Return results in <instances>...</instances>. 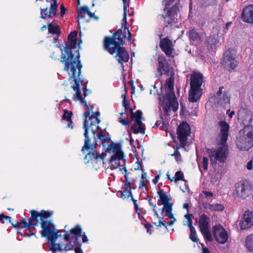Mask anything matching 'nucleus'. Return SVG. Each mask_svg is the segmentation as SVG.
<instances>
[{"instance_id": "nucleus-1", "label": "nucleus", "mask_w": 253, "mask_h": 253, "mask_svg": "<svg viewBox=\"0 0 253 253\" xmlns=\"http://www.w3.org/2000/svg\"><path fill=\"white\" fill-rule=\"evenodd\" d=\"M77 34L76 31H74L69 35L68 42L64 47L65 53L61 54V62L65 64L64 70L68 73L69 80L74 82L72 85L76 92L74 99L87 107L84 99L86 96L87 90L85 85L87 82L82 79L81 70L82 66L79 60L80 53L78 50H76L74 54L71 52V49L76 48Z\"/></svg>"}, {"instance_id": "nucleus-2", "label": "nucleus", "mask_w": 253, "mask_h": 253, "mask_svg": "<svg viewBox=\"0 0 253 253\" xmlns=\"http://www.w3.org/2000/svg\"><path fill=\"white\" fill-rule=\"evenodd\" d=\"M32 214L28 223L26 222V219L22 220L19 226L21 228H25L26 230L31 228H34L40 222H42V230L41 231L42 237H47L48 240L49 250L53 253L56 251H61L62 249L60 244H56L57 239L62 236V231L56 230L54 225L49 221L45 219L51 216V213L45 211H42L40 213L35 211H31Z\"/></svg>"}, {"instance_id": "nucleus-3", "label": "nucleus", "mask_w": 253, "mask_h": 253, "mask_svg": "<svg viewBox=\"0 0 253 253\" xmlns=\"http://www.w3.org/2000/svg\"><path fill=\"white\" fill-rule=\"evenodd\" d=\"M85 116V120L84 122V136L85 137L84 144L82 149V151L84 150H92L96 145V143L94 145L90 141L89 138H93L94 141H96V138L95 137V134L97 131V138L99 139L102 142H105L109 139V138L102 134L101 129L98 126V125L100 123V120L98 117L100 115L99 112L92 113L91 116L88 111H86L84 113Z\"/></svg>"}, {"instance_id": "nucleus-4", "label": "nucleus", "mask_w": 253, "mask_h": 253, "mask_svg": "<svg viewBox=\"0 0 253 253\" xmlns=\"http://www.w3.org/2000/svg\"><path fill=\"white\" fill-rule=\"evenodd\" d=\"M220 133L217 138L219 146L216 149L210 150L209 157L212 164L216 161L224 163L228 155V145L226 143L228 136L229 126L227 123L221 121L219 123Z\"/></svg>"}, {"instance_id": "nucleus-5", "label": "nucleus", "mask_w": 253, "mask_h": 253, "mask_svg": "<svg viewBox=\"0 0 253 253\" xmlns=\"http://www.w3.org/2000/svg\"><path fill=\"white\" fill-rule=\"evenodd\" d=\"M173 78L170 77L166 80L165 88L166 95L163 97L159 98L160 105L159 110L161 112L163 111L164 116H169L171 111L175 112L178 108V103L176 99L173 89Z\"/></svg>"}, {"instance_id": "nucleus-6", "label": "nucleus", "mask_w": 253, "mask_h": 253, "mask_svg": "<svg viewBox=\"0 0 253 253\" xmlns=\"http://www.w3.org/2000/svg\"><path fill=\"white\" fill-rule=\"evenodd\" d=\"M107 151L111 154L110 160V169H114L118 168H126L125 167L126 160L124 153L122 150V146L120 143H112L108 145Z\"/></svg>"}, {"instance_id": "nucleus-7", "label": "nucleus", "mask_w": 253, "mask_h": 253, "mask_svg": "<svg viewBox=\"0 0 253 253\" xmlns=\"http://www.w3.org/2000/svg\"><path fill=\"white\" fill-rule=\"evenodd\" d=\"M203 83V76L200 73L193 72L191 74L188 96L190 102H196L200 99L202 94L201 85Z\"/></svg>"}, {"instance_id": "nucleus-8", "label": "nucleus", "mask_w": 253, "mask_h": 253, "mask_svg": "<svg viewBox=\"0 0 253 253\" xmlns=\"http://www.w3.org/2000/svg\"><path fill=\"white\" fill-rule=\"evenodd\" d=\"M82 233V229L79 226H76L69 231H66L65 233L63 243L64 249L65 251L72 250L74 247L77 245L78 239Z\"/></svg>"}, {"instance_id": "nucleus-9", "label": "nucleus", "mask_w": 253, "mask_h": 253, "mask_svg": "<svg viewBox=\"0 0 253 253\" xmlns=\"http://www.w3.org/2000/svg\"><path fill=\"white\" fill-rule=\"evenodd\" d=\"M173 2H170L169 0H164L162 2L163 5L164 6V11L165 14H159L157 16L158 19L161 21L165 22L166 26L174 23L175 19V15L177 14V11L176 7H172L170 9H169V5Z\"/></svg>"}, {"instance_id": "nucleus-10", "label": "nucleus", "mask_w": 253, "mask_h": 253, "mask_svg": "<svg viewBox=\"0 0 253 253\" xmlns=\"http://www.w3.org/2000/svg\"><path fill=\"white\" fill-rule=\"evenodd\" d=\"M121 35L120 36L115 33L112 37H107L104 41V47L105 49L111 54L117 51L118 47L123 45L124 41L121 39Z\"/></svg>"}, {"instance_id": "nucleus-11", "label": "nucleus", "mask_w": 253, "mask_h": 253, "mask_svg": "<svg viewBox=\"0 0 253 253\" xmlns=\"http://www.w3.org/2000/svg\"><path fill=\"white\" fill-rule=\"evenodd\" d=\"M251 193V189L247 182L240 181L235 185L233 196L237 199H246Z\"/></svg>"}, {"instance_id": "nucleus-12", "label": "nucleus", "mask_w": 253, "mask_h": 253, "mask_svg": "<svg viewBox=\"0 0 253 253\" xmlns=\"http://www.w3.org/2000/svg\"><path fill=\"white\" fill-rule=\"evenodd\" d=\"M131 119L134 122L132 126V129L135 134L145 133V125L141 122L142 115L141 111L138 110L135 113H133L132 110H130Z\"/></svg>"}, {"instance_id": "nucleus-13", "label": "nucleus", "mask_w": 253, "mask_h": 253, "mask_svg": "<svg viewBox=\"0 0 253 253\" xmlns=\"http://www.w3.org/2000/svg\"><path fill=\"white\" fill-rule=\"evenodd\" d=\"M223 86L220 87L216 94L211 98L215 104L220 106L229 104L230 100L229 93L225 90L223 91Z\"/></svg>"}, {"instance_id": "nucleus-14", "label": "nucleus", "mask_w": 253, "mask_h": 253, "mask_svg": "<svg viewBox=\"0 0 253 253\" xmlns=\"http://www.w3.org/2000/svg\"><path fill=\"white\" fill-rule=\"evenodd\" d=\"M235 50L229 49L224 53L222 64L229 70L234 69L237 65V62L235 60Z\"/></svg>"}, {"instance_id": "nucleus-15", "label": "nucleus", "mask_w": 253, "mask_h": 253, "mask_svg": "<svg viewBox=\"0 0 253 253\" xmlns=\"http://www.w3.org/2000/svg\"><path fill=\"white\" fill-rule=\"evenodd\" d=\"M177 132L180 144L182 146H184L186 143L187 137L191 133L189 125L186 122H182L178 126Z\"/></svg>"}, {"instance_id": "nucleus-16", "label": "nucleus", "mask_w": 253, "mask_h": 253, "mask_svg": "<svg viewBox=\"0 0 253 253\" xmlns=\"http://www.w3.org/2000/svg\"><path fill=\"white\" fill-rule=\"evenodd\" d=\"M212 230L214 237L217 242L224 244L227 241L228 238L227 232L221 225H215L213 227Z\"/></svg>"}, {"instance_id": "nucleus-17", "label": "nucleus", "mask_w": 253, "mask_h": 253, "mask_svg": "<svg viewBox=\"0 0 253 253\" xmlns=\"http://www.w3.org/2000/svg\"><path fill=\"white\" fill-rule=\"evenodd\" d=\"M235 142L237 147L241 151H248L253 146L251 141L240 131L236 136Z\"/></svg>"}, {"instance_id": "nucleus-18", "label": "nucleus", "mask_w": 253, "mask_h": 253, "mask_svg": "<svg viewBox=\"0 0 253 253\" xmlns=\"http://www.w3.org/2000/svg\"><path fill=\"white\" fill-rule=\"evenodd\" d=\"M158 194L161 204L163 205L162 211L172 210V204L169 202L171 199L170 196L167 194L164 190H160L158 191Z\"/></svg>"}, {"instance_id": "nucleus-19", "label": "nucleus", "mask_w": 253, "mask_h": 253, "mask_svg": "<svg viewBox=\"0 0 253 253\" xmlns=\"http://www.w3.org/2000/svg\"><path fill=\"white\" fill-rule=\"evenodd\" d=\"M160 46L169 57L174 56V48L172 41L168 38L161 39Z\"/></svg>"}, {"instance_id": "nucleus-20", "label": "nucleus", "mask_w": 253, "mask_h": 253, "mask_svg": "<svg viewBox=\"0 0 253 253\" xmlns=\"http://www.w3.org/2000/svg\"><path fill=\"white\" fill-rule=\"evenodd\" d=\"M196 222L199 225V227L201 232L203 234H209V230H210V219L209 217L205 214H202L198 220Z\"/></svg>"}, {"instance_id": "nucleus-21", "label": "nucleus", "mask_w": 253, "mask_h": 253, "mask_svg": "<svg viewBox=\"0 0 253 253\" xmlns=\"http://www.w3.org/2000/svg\"><path fill=\"white\" fill-rule=\"evenodd\" d=\"M240 226L242 229H247L253 226V211L248 210L244 212Z\"/></svg>"}, {"instance_id": "nucleus-22", "label": "nucleus", "mask_w": 253, "mask_h": 253, "mask_svg": "<svg viewBox=\"0 0 253 253\" xmlns=\"http://www.w3.org/2000/svg\"><path fill=\"white\" fill-rule=\"evenodd\" d=\"M245 119L247 120L250 121L251 124L246 125L240 131L242 134L246 136L247 138L253 144V124H252V119L251 116L249 115H246Z\"/></svg>"}, {"instance_id": "nucleus-23", "label": "nucleus", "mask_w": 253, "mask_h": 253, "mask_svg": "<svg viewBox=\"0 0 253 253\" xmlns=\"http://www.w3.org/2000/svg\"><path fill=\"white\" fill-rule=\"evenodd\" d=\"M241 18L245 22L253 24V4H249L243 9Z\"/></svg>"}, {"instance_id": "nucleus-24", "label": "nucleus", "mask_w": 253, "mask_h": 253, "mask_svg": "<svg viewBox=\"0 0 253 253\" xmlns=\"http://www.w3.org/2000/svg\"><path fill=\"white\" fill-rule=\"evenodd\" d=\"M57 6V1L54 0L51 3L49 9H48L47 8H46L45 9L41 8V17L43 19H46L54 16L56 12Z\"/></svg>"}, {"instance_id": "nucleus-25", "label": "nucleus", "mask_w": 253, "mask_h": 253, "mask_svg": "<svg viewBox=\"0 0 253 253\" xmlns=\"http://www.w3.org/2000/svg\"><path fill=\"white\" fill-rule=\"evenodd\" d=\"M158 72L159 76L162 74H167L169 72V66L164 56H160L158 57Z\"/></svg>"}, {"instance_id": "nucleus-26", "label": "nucleus", "mask_w": 253, "mask_h": 253, "mask_svg": "<svg viewBox=\"0 0 253 253\" xmlns=\"http://www.w3.org/2000/svg\"><path fill=\"white\" fill-rule=\"evenodd\" d=\"M116 58L119 63L123 65V62H126L129 59V54L128 52L123 47H118L117 50Z\"/></svg>"}, {"instance_id": "nucleus-27", "label": "nucleus", "mask_w": 253, "mask_h": 253, "mask_svg": "<svg viewBox=\"0 0 253 253\" xmlns=\"http://www.w3.org/2000/svg\"><path fill=\"white\" fill-rule=\"evenodd\" d=\"M104 158V155L103 154H99L96 151L94 152H90L85 157V159H88V161H94L96 163L102 161Z\"/></svg>"}, {"instance_id": "nucleus-28", "label": "nucleus", "mask_w": 253, "mask_h": 253, "mask_svg": "<svg viewBox=\"0 0 253 253\" xmlns=\"http://www.w3.org/2000/svg\"><path fill=\"white\" fill-rule=\"evenodd\" d=\"M204 208L211 211H220L224 209V207L221 204H211L209 203H205L204 205Z\"/></svg>"}, {"instance_id": "nucleus-29", "label": "nucleus", "mask_w": 253, "mask_h": 253, "mask_svg": "<svg viewBox=\"0 0 253 253\" xmlns=\"http://www.w3.org/2000/svg\"><path fill=\"white\" fill-rule=\"evenodd\" d=\"M72 116V113L70 111H68L67 110L64 111V114L63 115V120L64 121H66L67 123V126L69 128H73V126L72 124V122L71 121V117Z\"/></svg>"}, {"instance_id": "nucleus-30", "label": "nucleus", "mask_w": 253, "mask_h": 253, "mask_svg": "<svg viewBox=\"0 0 253 253\" xmlns=\"http://www.w3.org/2000/svg\"><path fill=\"white\" fill-rule=\"evenodd\" d=\"M120 171H121L122 173L124 174L125 179L124 181V182L125 183L124 186V189H130L131 190V186L130 183L128 180V172L127 171V170L126 168H120Z\"/></svg>"}, {"instance_id": "nucleus-31", "label": "nucleus", "mask_w": 253, "mask_h": 253, "mask_svg": "<svg viewBox=\"0 0 253 253\" xmlns=\"http://www.w3.org/2000/svg\"><path fill=\"white\" fill-rule=\"evenodd\" d=\"M189 38L192 41L199 43L201 41V36L197 31L192 29L189 32Z\"/></svg>"}, {"instance_id": "nucleus-32", "label": "nucleus", "mask_w": 253, "mask_h": 253, "mask_svg": "<svg viewBox=\"0 0 253 253\" xmlns=\"http://www.w3.org/2000/svg\"><path fill=\"white\" fill-rule=\"evenodd\" d=\"M48 29L49 32L52 34H59L60 32L59 26L53 23L48 25Z\"/></svg>"}, {"instance_id": "nucleus-33", "label": "nucleus", "mask_w": 253, "mask_h": 253, "mask_svg": "<svg viewBox=\"0 0 253 253\" xmlns=\"http://www.w3.org/2000/svg\"><path fill=\"white\" fill-rule=\"evenodd\" d=\"M128 2H129V0H123L124 14H123V23H122V24H123V25L126 24L127 23L126 15H127V7H128Z\"/></svg>"}, {"instance_id": "nucleus-34", "label": "nucleus", "mask_w": 253, "mask_h": 253, "mask_svg": "<svg viewBox=\"0 0 253 253\" xmlns=\"http://www.w3.org/2000/svg\"><path fill=\"white\" fill-rule=\"evenodd\" d=\"M246 245L249 251L252 252L253 251V235H251L247 237Z\"/></svg>"}, {"instance_id": "nucleus-35", "label": "nucleus", "mask_w": 253, "mask_h": 253, "mask_svg": "<svg viewBox=\"0 0 253 253\" xmlns=\"http://www.w3.org/2000/svg\"><path fill=\"white\" fill-rule=\"evenodd\" d=\"M167 175L168 176V178L171 181H174L175 182H176L178 180H183V177H184L183 174L182 172H181L180 171H177L175 174V176L173 177L172 178H169V174L168 173H167Z\"/></svg>"}, {"instance_id": "nucleus-36", "label": "nucleus", "mask_w": 253, "mask_h": 253, "mask_svg": "<svg viewBox=\"0 0 253 253\" xmlns=\"http://www.w3.org/2000/svg\"><path fill=\"white\" fill-rule=\"evenodd\" d=\"M172 210L170 211H164L165 212V216H168L170 218V222L169 223H167L166 222H164L166 223V227H167V225H171L173 224V223L176 221V219L174 217L172 213Z\"/></svg>"}, {"instance_id": "nucleus-37", "label": "nucleus", "mask_w": 253, "mask_h": 253, "mask_svg": "<svg viewBox=\"0 0 253 253\" xmlns=\"http://www.w3.org/2000/svg\"><path fill=\"white\" fill-rule=\"evenodd\" d=\"M84 12L87 13L90 17H92L94 16V13H91L87 6H83L81 7L80 9V11L79 12V18H82V16L81 15L82 12Z\"/></svg>"}, {"instance_id": "nucleus-38", "label": "nucleus", "mask_w": 253, "mask_h": 253, "mask_svg": "<svg viewBox=\"0 0 253 253\" xmlns=\"http://www.w3.org/2000/svg\"><path fill=\"white\" fill-rule=\"evenodd\" d=\"M122 36L123 38H127L128 40H131V34L128 29L126 27L122 30Z\"/></svg>"}, {"instance_id": "nucleus-39", "label": "nucleus", "mask_w": 253, "mask_h": 253, "mask_svg": "<svg viewBox=\"0 0 253 253\" xmlns=\"http://www.w3.org/2000/svg\"><path fill=\"white\" fill-rule=\"evenodd\" d=\"M209 160L207 157H204L203 158V161L201 164H199V167L200 169L201 170V168H203L205 170H207L208 169Z\"/></svg>"}, {"instance_id": "nucleus-40", "label": "nucleus", "mask_w": 253, "mask_h": 253, "mask_svg": "<svg viewBox=\"0 0 253 253\" xmlns=\"http://www.w3.org/2000/svg\"><path fill=\"white\" fill-rule=\"evenodd\" d=\"M184 217L187 219V221L183 222V225H187L189 227L192 225L193 215L192 214L187 213L184 215Z\"/></svg>"}, {"instance_id": "nucleus-41", "label": "nucleus", "mask_w": 253, "mask_h": 253, "mask_svg": "<svg viewBox=\"0 0 253 253\" xmlns=\"http://www.w3.org/2000/svg\"><path fill=\"white\" fill-rule=\"evenodd\" d=\"M121 196L123 198L126 197H132V193L130 189H124L123 192L120 191Z\"/></svg>"}, {"instance_id": "nucleus-42", "label": "nucleus", "mask_w": 253, "mask_h": 253, "mask_svg": "<svg viewBox=\"0 0 253 253\" xmlns=\"http://www.w3.org/2000/svg\"><path fill=\"white\" fill-rule=\"evenodd\" d=\"M172 156H174L175 158V159L176 162H181V154H180L179 152L178 151V148H177L173 154H171Z\"/></svg>"}, {"instance_id": "nucleus-43", "label": "nucleus", "mask_w": 253, "mask_h": 253, "mask_svg": "<svg viewBox=\"0 0 253 253\" xmlns=\"http://www.w3.org/2000/svg\"><path fill=\"white\" fill-rule=\"evenodd\" d=\"M153 207H154V210H154V214L159 219V226H161V225L166 226V223H164V222H163L162 221V218L159 216V214H158L156 210L155 209V208L156 207V205H154Z\"/></svg>"}, {"instance_id": "nucleus-44", "label": "nucleus", "mask_w": 253, "mask_h": 253, "mask_svg": "<svg viewBox=\"0 0 253 253\" xmlns=\"http://www.w3.org/2000/svg\"><path fill=\"white\" fill-rule=\"evenodd\" d=\"M122 97L123 98V105L125 108V109L126 110L129 108V103L126 99V93L122 94Z\"/></svg>"}, {"instance_id": "nucleus-45", "label": "nucleus", "mask_w": 253, "mask_h": 253, "mask_svg": "<svg viewBox=\"0 0 253 253\" xmlns=\"http://www.w3.org/2000/svg\"><path fill=\"white\" fill-rule=\"evenodd\" d=\"M146 176L147 174L145 172H143L141 174L140 184L142 187L145 186L147 182Z\"/></svg>"}, {"instance_id": "nucleus-46", "label": "nucleus", "mask_w": 253, "mask_h": 253, "mask_svg": "<svg viewBox=\"0 0 253 253\" xmlns=\"http://www.w3.org/2000/svg\"><path fill=\"white\" fill-rule=\"evenodd\" d=\"M4 220H8V221L10 222V217L8 216H6L3 214L0 215V221L2 223H4Z\"/></svg>"}, {"instance_id": "nucleus-47", "label": "nucleus", "mask_w": 253, "mask_h": 253, "mask_svg": "<svg viewBox=\"0 0 253 253\" xmlns=\"http://www.w3.org/2000/svg\"><path fill=\"white\" fill-rule=\"evenodd\" d=\"M189 238L193 242L198 243V239L197 237L196 233L190 234Z\"/></svg>"}, {"instance_id": "nucleus-48", "label": "nucleus", "mask_w": 253, "mask_h": 253, "mask_svg": "<svg viewBox=\"0 0 253 253\" xmlns=\"http://www.w3.org/2000/svg\"><path fill=\"white\" fill-rule=\"evenodd\" d=\"M119 122L124 126H127L129 125V121L127 119H121L119 121Z\"/></svg>"}, {"instance_id": "nucleus-49", "label": "nucleus", "mask_w": 253, "mask_h": 253, "mask_svg": "<svg viewBox=\"0 0 253 253\" xmlns=\"http://www.w3.org/2000/svg\"><path fill=\"white\" fill-rule=\"evenodd\" d=\"M203 192L204 195L206 196V197H211L213 195V193L211 192L204 191Z\"/></svg>"}, {"instance_id": "nucleus-50", "label": "nucleus", "mask_w": 253, "mask_h": 253, "mask_svg": "<svg viewBox=\"0 0 253 253\" xmlns=\"http://www.w3.org/2000/svg\"><path fill=\"white\" fill-rule=\"evenodd\" d=\"M201 245L202 248V252L201 253H211L209 250L208 248L204 247L203 244H201Z\"/></svg>"}, {"instance_id": "nucleus-51", "label": "nucleus", "mask_w": 253, "mask_h": 253, "mask_svg": "<svg viewBox=\"0 0 253 253\" xmlns=\"http://www.w3.org/2000/svg\"><path fill=\"white\" fill-rule=\"evenodd\" d=\"M145 228L147 229V233L149 234L152 233V231L151 230L150 228L151 227V225L149 224H146L145 225Z\"/></svg>"}, {"instance_id": "nucleus-52", "label": "nucleus", "mask_w": 253, "mask_h": 253, "mask_svg": "<svg viewBox=\"0 0 253 253\" xmlns=\"http://www.w3.org/2000/svg\"><path fill=\"white\" fill-rule=\"evenodd\" d=\"M247 168L249 170H251L253 169V162L252 161H249L247 165Z\"/></svg>"}, {"instance_id": "nucleus-53", "label": "nucleus", "mask_w": 253, "mask_h": 253, "mask_svg": "<svg viewBox=\"0 0 253 253\" xmlns=\"http://www.w3.org/2000/svg\"><path fill=\"white\" fill-rule=\"evenodd\" d=\"M60 10H61V15L63 16L64 14L65 13L66 9L63 5H61L60 6Z\"/></svg>"}, {"instance_id": "nucleus-54", "label": "nucleus", "mask_w": 253, "mask_h": 253, "mask_svg": "<svg viewBox=\"0 0 253 253\" xmlns=\"http://www.w3.org/2000/svg\"><path fill=\"white\" fill-rule=\"evenodd\" d=\"M227 114H228L229 117L230 118H232L233 116L235 114V112L233 111L230 112V110H228L227 111Z\"/></svg>"}, {"instance_id": "nucleus-55", "label": "nucleus", "mask_w": 253, "mask_h": 253, "mask_svg": "<svg viewBox=\"0 0 253 253\" xmlns=\"http://www.w3.org/2000/svg\"><path fill=\"white\" fill-rule=\"evenodd\" d=\"M161 124H162V125H163L164 124V123H163V121H157L156 123H155V126L157 127H159L160 126Z\"/></svg>"}, {"instance_id": "nucleus-56", "label": "nucleus", "mask_w": 253, "mask_h": 253, "mask_svg": "<svg viewBox=\"0 0 253 253\" xmlns=\"http://www.w3.org/2000/svg\"><path fill=\"white\" fill-rule=\"evenodd\" d=\"M189 227H190V230L191 234L196 233V232L195 229V228L193 226V225H191V226H190Z\"/></svg>"}, {"instance_id": "nucleus-57", "label": "nucleus", "mask_w": 253, "mask_h": 253, "mask_svg": "<svg viewBox=\"0 0 253 253\" xmlns=\"http://www.w3.org/2000/svg\"><path fill=\"white\" fill-rule=\"evenodd\" d=\"M204 235L207 238V239L208 240L210 241V240H211L212 237H211V234L210 233V231L209 230V234H207H207H204Z\"/></svg>"}, {"instance_id": "nucleus-58", "label": "nucleus", "mask_w": 253, "mask_h": 253, "mask_svg": "<svg viewBox=\"0 0 253 253\" xmlns=\"http://www.w3.org/2000/svg\"><path fill=\"white\" fill-rule=\"evenodd\" d=\"M137 167L136 168H134V169L135 170H138V169L142 168L141 165V164L140 162H137Z\"/></svg>"}, {"instance_id": "nucleus-59", "label": "nucleus", "mask_w": 253, "mask_h": 253, "mask_svg": "<svg viewBox=\"0 0 253 253\" xmlns=\"http://www.w3.org/2000/svg\"><path fill=\"white\" fill-rule=\"evenodd\" d=\"M82 241L83 242H86L88 241L87 238L84 234L83 235Z\"/></svg>"}, {"instance_id": "nucleus-60", "label": "nucleus", "mask_w": 253, "mask_h": 253, "mask_svg": "<svg viewBox=\"0 0 253 253\" xmlns=\"http://www.w3.org/2000/svg\"><path fill=\"white\" fill-rule=\"evenodd\" d=\"M159 179V175L156 176L155 177V178L153 180V182L155 184H156L158 182Z\"/></svg>"}, {"instance_id": "nucleus-61", "label": "nucleus", "mask_w": 253, "mask_h": 253, "mask_svg": "<svg viewBox=\"0 0 253 253\" xmlns=\"http://www.w3.org/2000/svg\"><path fill=\"white\" fill-rule=\"evenodd\" d=\"M75 251L76 253H81L82 250L79 248H76L75 249Z\"/></svg>"}, {"instance_id": "nucleus-62", "label": "nucleus", "mask_w": 253, "mask_h": 253, "mask_svg": "<svg viewBox=\"0 0 253 253\" xmlns=\"http://www.w3.org/2000/svg\"><path fill=\"white\" fill-rule=\"evenodd\" d=\"M211 40V42H212L213 41V43L215 41V37H210V39H209V40ZM210 42V41H209L208 42Z\"/></svg>"}, {"instance_id": "nucleus-63", "label": "nucleus", "mask_w": 253, "mask_h": 253, "mask_svg": "<svg viewBox=\"0 0 253 253\" xmlns=\"http://www.w3.org/2000/svg\"><path fill=\"white\" fill-rule=\"evenodd\" d=\"M133 204L135 205V208L137 210V205L136 204V200L133 199Z\"/></svg>"}, {"instance_id": "nucleus-64", "label": "nucleus", "mask_w": 253, "mask_h": 253, "mask_svg": "<svg viewBox=\"0 0 253 253\" xmlns=\"http://www.w3.org/2000/svg\"><path fill=\"white\" fill-rule=\"evenodd\" d=\"M189 207V206L187 204H184V205H183V208L185 209H188Z\"/></svg>"}]
</instances>
